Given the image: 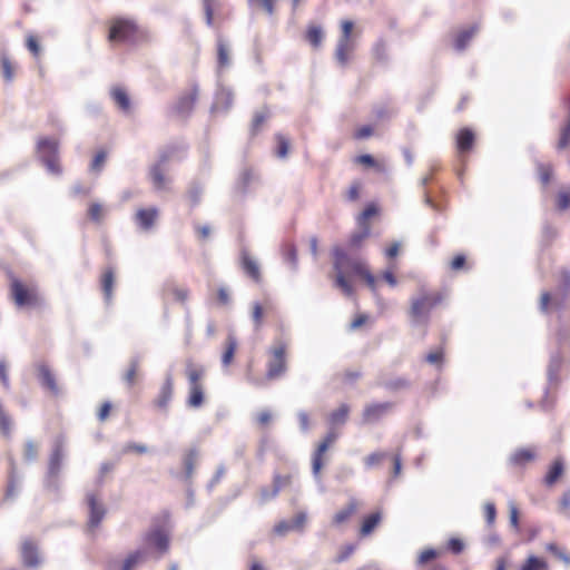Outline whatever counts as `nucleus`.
<instances>
[{
	"label": "nucleus",
	"instance_id": "nucleus-37",
	"mask_svg": "<svg viewBox=\"0 0 570 570\" xmlns=\"http://www.w3.org/2000/svg\"><path fill=\"white\" fill-rule=\"evenodd\" d=\"M145 560V552L137 550L127 556L124 560L121 570H134L140 562Z\"/></svg>",
	"mask_w": 570,
	"mask_h": 570
},
{
	"label": "nucleus",
	"instance_id": "nucleus-46",
	"mask_svg": "<svg viewBox=\"0 0 570 570\" xmlns=\"http://www.w3.org/2000/svg\"><path fill=\"white\" fill-rule=\"evenodd\" d=\"M256 179L254 173L252 170H245L240 175V178L238 180V188L242 193H245L247 190V187Z\"/></svg>",
	"mask_w": 570,
	"mask_h": 570
},
{
	"label": "nucleus",
	"instance_id": "nucleus-39",
	"mask_svg": "<svg viewBox=\"0 0 570 570\" xmlns=\"http://www.w3.org/2000/svg\"><path fill=\"white\" fill-rule=\"evenodd\" d=\"M382 385L390 391H401L410 387V382L405 377H395L384 381Z\"/></svg>",
	"mask_w": 570,
	"mask_h": 570
},
{
	"label": "nucleus",
	"instance_id": "nucleus-6",
	"mask_svg": "<svg viewBox=\"0 0 570 570\" xmlns=\"http://www.w3.org/2000/svg\"><path fill=\"white\" fill-rule=\"evenodd\" d=\"M271 360L267 363L266 377L268 380H275L281 377L286 372V344L283 342L276 343L269 350Z\"/></svg>",
	"mask_w": 570,
	"mask_h": 570
},
{
	"label": "nucleus",
	"instance_id": "nucleus-18",
	"mask_svg": "<svg viewBox=\"0 0 570 570\" xmlns=\"http://www.w3.org/2000/svg\"><path fill=\"white\" fill-rule=\"evenodd\" d=\"M157 216H158L157 208H155V207H151L148 209L142 208L136 213L135 220L141 229L148 230L153 227Z\"/></svg>",
	"mask_w": 570,
	"mask_h": 570
},
{
	"label": "nucleus",
	"instance_id": "nucleus-41",
	"mask_svg": "<svg viewBox=\"0 0 570 570\" xmlns=\"http://www.w3.org/2000/svg\"><path fill=\"white\" fill-rule=\"evenodd\" d=\"M570 207V186L563 187L557 195V208L566 210Z\"/></svg>",
	"mask_w": 570,
	"mask_h": 570
},
{
	"label": "nucleus",
	"instance_id": "nucleus-19",
	"mask_svg": "<svg viewBox=\"0 0 570 570\" xmlns=\"http://www.w3.org/2000/svg\"><path fill=\"white\" fill-rule=\"evenodd\" d=\"M110 96L114 102L117 105L120 111L124 114L130 112V98L127 91L122 87H114L110 90Z\"/></svg>",
	"mask_w": 570,
	"mask_h": 570
},
{
	"label": "nucleus",
	"instance_id": "nucleus-10",
	"mask_svg": "<svg viewBox=\"0 0 570 570\" xmlns=\"http://www.w3.org/2000/svg\"><path fill=\"white\" fill-rule=\"evenodd\" d=\"M145 543L155 548L159 554H164L169 549V533L164 527L150 530L145 537Z\"/></svg>",
	"mask_w": 570,
	"mask_h": 570
},
{
	"label": "nucleus",
	"instance_id": "nucleus-32",
	"mask_svg": "<svg viewBox=\"0 0 570 570\" xmlns=\"http://www.w3.org/2000/svg\"><path fill=\"white\" fill-rule=\"evenodd\" d=\"M520 570H549V564L542 558L530 556L525 559Z\"/></svg>",
	"mask_w": 570,
	"mask_h": 570
},
{
	"label": "nucleus",
	"instance_id": "nucleus-51",
	"mask_svg": "<svg viewBox=\"0 0 570 570\" xmlns=\"http://www.w3.org/2000/svg\"><path fill=\"white\" fill-rule=\"evenodd\" d=\"M88 215L91 220L99 223L104 216L102 206L99 203H92L89 206Z\"/></svg>",
	"mask_w": 570,
	"mask_h": 570
},
{
	"label": "nucleus",
	"instance_id": "nucleus-16",
	"mask_svg": "<svg viewBox=\"0 0 570 570\" xmlns=\"http://www.w3.org/2000/svg\"><path fill=\"white\" fill-rule=\"evenodd\" d=\"M294 483V478L292 474L279 475L275 474L273 480L272 490L268 492H263L265 498L276 497L285 489L292 488Z\"/></svg>",
	"mask_w": 570,
	"mask_h": 570
},
{
	"label": "nucleus",
	"instance_id": "nucleus-50",
	"mask_svg": "<svg viewBox=\"0 0 570 570\" xmlns=\"http://www.w3.org/2000/svg\"><path fill=\"white\" fill-rule=\"evenodd\" d=\"M138 366H139V360L138 358L131 360L130 366L125 374V381L127 382V384L129 386L134 385V383H135V376H136Z\"/></svg>",
	"mask_w": 570,
	"mask_h": 570
},
{
	"label": "nucleus",
	"instance_id": "nucleus-1",
	"mask_svg": "<svg viewBox=\"0 0 570 570\" xmlns=\"http://www.w3.org/2000/svg\"><path fill=\"white\" fill-rule=\"evenodd\" d=\"M334 258V269L336 272L335 285L342 289L346 296H352L354 291L351 283L347 281L345 273L351 271L353 274L362 276L372 292H376V279L374 275L367 269L364 262L352 258L340 246L332 249Z\"/></svg>",
	"mask_w": 570,
	"mask_h": 570
},
{
	"label": "nucleus",
	"instance_id": "nucleus-53",
	"mask_svg": "<svg viewBox=\"0 0 570 570\" xmlns=\"http://www.w3.org/2000/svg\"><path fill=\"white\" fill-rule=\"evenodd\" d=\"M386 455L387 454L384 452H374V453L367 455L364 459L365 466L367 469H371V468L377 465L384 458H386Z\"/></svg>",
	"mask_w": 570,
	"mask_h": 570
},
{
	"label": "nucleus",
	"instance_id": "nucleus-47",
	"mask_svg": "<svg viewBox=\"0 0 570 570\" xmlns=\"http://www.w3.org/2000/svg\"><path fill=\"white\" fill-rule=\"evenodd\" d=\"M570 145V118L567 125L561 129L560 138L557 145L558 149H564Z\"/></svg>",
	"mask_w": 570,
	"mask_h": 570
},
{
	"label": "nucleus",
	"instance_id": "nucleus-45",
	"mask_svg": "<svg viewBox=\"0 0 570 570\" xmlns=\"http://www.w3.org/2000/svg\"><path fill=\"white\" fill-rule=\"evenodd\" d=\"M277 150L276 154L279 158H285L288 154L289 140L282 134L276 135Z\"/></svg>",
	"mask_w": 570,
	"mask_h": 570
},
{
	"label": "nucleus",
	"instance_id": "nucleus-60",
	"mask_svg": "<svg viewBox=\"0 0 570 570\" xmlns=\"http://www.w3.org/2000/svg\"><path fill=\"white\" fill-rule=\"evenodd\" d=\"M376 214V208L373 205H368L358 216V224L361 226L366 225L365 222Z\"/></svg>",
	"mask_w": 570,
	"mask_h": 570
},
{
	"label": "nucleus",
	"instance_id": "nucleus-33",
	"mask_svg": "<svg viewBox=\"0 0 570 570\" xmlns=\"http://www.w3.org/2000/svg\"><path fill=\"white\" fill-rule=\"evenodd\" d=\"M217 62L219 69L228 67L230 63L227 45L220 37L217 40Z\"/></svg>",
	"mask_w": 570,
	"mask_h": 570
},
{
	"label": "nucleus",
	"instance_id": "nucleus-30",
	"mask_svg": "<svg viewBox=\"0 0 570 570\" xmlns=\"http://www.w3.org/2000/svg\"><path fill=\"white\" fill-rule=\"evenodd\" d=\"M564 297H566V293H563L562 295L559 296H556L552 298L551 294L549 292H543L541 294V299H540V309L542 312H547L548 308H549V304L552 302V306L557 307V308H560L564 302Z\"/></svg>",
	"mask_w": 570,
	"mask_h": 570
},
{
	"label": "nucleus",
	"instance_id": "nucleus-25",
	"mask_svg": "<svg viewBox=\"0 0 570 570\" xmlns=\"http://www.w3.org/2000/svg\"><path fill=\"white\" fill-rule=\"evenodd\" d=\"M564 470V462L562 458L556 459L552 464L550 465L546 476L544 482L547 485L554 484L558 479L562 475Z\"/></svg>",
	"mask_w": 570,
	"mask_h": 570
},
{
	"label": "nucleus",
	"instance_id": "nucleus-48",
	"mask_svg": "<svg viewBox=\"0 0 570 570\" xmlns=\"http://www.w3.org/2000/svg\"><path fill=\"white\" fill-rule=\"evenodd\" d=\"M284 258L291 264L293 271L297 268V252L294 245H288L284 252Z\"/></svg>",
	"mask_w": 570,
	"mask_h": 570
},
{
	"label": "nucleus",
	"instance_id": "nucleus-54",
	"mask_svg": "<svg viewBox=\"0 0 570 570\" xmlns=\"http://www.w3.org/2000/svg\"><path fill=\"white\" fill-rule=\"evenodd\" d=\"M252 318L255 324V328L258 330L263 322V308L258 302L253 303Z\"/></svg>",
	"mask_w": 570,
	"mask_h": 570
},
{
	"label": "nucleus",
	"instance_id": "nucleus-43",
	"mask_svg": "<svg viewBox=\"0 0 570 570\" xmlns=\"http://www.w3.org/2000/svg\"><path fill=\"white\" fill-rule=\"evenodd\" d=\"M38 458V445L31 441L28 440L24 444L23 450V460L28 463L35 462Z\"/></svg>",
	"mask_w": 570,
	"mask_h": 570
},
{
	"label": "nucleus",
	"instance_id": "nucleus-13",
	"mask_svg": "<svg viewBox=\"0 0 570 570\" xmlns=\"http://www.w3.org/2000/svg\"><path fill=\"white\" fill-rule=\"evenodd\" d=\"M166 158L163 157L159 163L155 164L149 171V176L153 183V186L156 190H167L169 185V178L164 174V167Z\"/></svg>",
	"mask_w": 570,
	"mask_h": 570
},
{
	"label": "nucleus",
	"instance_id": "nucleus-36",
	"mask_svg": "<svg viewBox=\"0 0 570 570\" xmlns=\"http://www.w3.org/2000/svg\"><path fill=\"white\" fill-rule=\"evenodd\" d=\"M534 452L529 449L517 450L510 458V461L514 465H522L534 459Z\"/></svg>",
	"mask_w": 570,
	"mask_h": 570
},
{
	"label": "nucleus",
	"instance_id": "nucleus-21",
	"mask_svg": "<svg viewBox=\"0 0 570 570\" xmlns=\"http://www.w3.org/2000/svg\"><path fill=\"white\" fill-rule=\"evenodd\" d=\"M38 376L41 384L47 387L51 393L58 394L59 389L55 375L46 364L38 365Z\"/></svg>",
	"mask_w": 570,
	"mask_h": 570
},
{
	"label": "nucleus",
	"instance_id": "nucleus-59",
	"mask_svg": "<svg viewBox=\"0 0 570 570\" xmlns=\"http://www.w3.org/2000/svg\"><path fill=\"white\" fill-rule=\"evenodd\" d=\"M106 160V153L99 151L91 161L90 169L94 171H100Z\"/></svg>",
	"mask_w": 570,
	"mask_h": 570
},
{
	"label": "nucleus",
	"instance_id": "nucleus-52",
	"mask_svg": "<svg viewBox=\"0 0 570 570\" xmlns=\"http://www.w3.org/2000/svg\"><path fill=\"white\" fill-rule=\"evenodd\" d=\"M439 557V552L434 549H425L423 550L420 556L417 557V564L419 566H424L429 561L435 559Z\"/></svg>",
	"mask_w": 570,
	"mask_h": 570
},
{
	"label": "nucleus",
	"instance_id": "nucleus-61",
	"mask_svg": "<svg viewBox=\"0 0 570 570\" xmlns=\"http://www.w3.org/2000/svg\"><path fill=\"white\" fill-rule=\"evenodd\" d=\"M484 515L489 525H492L495 521L497 510L493 503H487L484 505Z\"/></svg>",
	"mask_w": 570,
	"mask_h": 570
},
{
	"label": "nucleus",
	"instance_id": "nucleus-63",
	"mask_svg": "<svg viewBox=\"0 0 570 570\" xmlns=\"http://www.w3.org/2000/svg\"><path fill=\"white\" fill-rule=\"evenodd\" d=\"M394 114L395 111L389 107H380L375 109V116L380 120L390 119Z\"/></svg>",
	"mask_w": 570,
	"mask_h": 570
},
{
	"label": "nucleus",
	"instance_id": "nucleus-34",
	"mask_svg": "<svg viewBox=\"0 0 570 570\" xmlns=\"http://www.w3.org/2000/svg\"><path fill=\"white\" fill-rule=\"evenodd\" d=\"M350 413V406L347 404H341L337 410L333 411L330 415V422L333 425L344 424Z\"/></svg>",
	"mask_w": 570,
	"mask_h": 570
},
{
	"label": "nucleus",
	"instance_id": "nucleus-38",
	"mask_svg": "<svg viewBox=\"0 0 570 570\" xmlns=\"http://www.w3.org/2000/svg\"><path fill=\"white\" fill-rule=\"evenodd\" d=\"M236 348H237V341L236 338L230 334L228 335V338H227V346H226V350L222 356V363L224 366H228L233 358H234V354L236 352Z\"/></svg>",
	"mask_w": 570,
	"mask_h": 570
},
{
	"label": "nucleus",
	"instance_id": "nucleus-11",
	"mask_svg": "<svg viewBox=\"0 0 570 570\" xmlns=\"http://www.w3.org/2000/svg\"><path fill=\"white\" fill-rule=\"evenodd\" d=\"M337 436V433L330 431L324 440L318 444L312 460V471L314 476H318L323 466V454L327 451L331 444L336 441Z\"/></svg>",
	"mask_w": 570,
	"mask_h": 570
},
{
	"label": "nucleus",
	"instance_id": "nucleus-3",
	"mask_svg": "<svg viewBox=\"0 0 570 570\" xmlns=\"http://www.w3.org/2000/svg\"><path fill=\"white\" fill-rule=\"evenodd\" d=\"M66 459V439L62 435H59L55 439L52 443L51 453L48 460V468L45 480L46 485L48 488H58Z\"/></svg>",
	"mask_w": 570,
	"mask_h": 570
},
{
	"label": "nucleus",
	"instance_id": "nucleus-23",
	"mask_svg": "<svg viewBox=\"0 0 570 570\" xmlns=\"http://www.w3.org/2000/svg\"><path fill=\"white\" fill-rule=\"evenodd\" d=\"M474 142V134L469 128L461 129L456 135V148L459 153L471 150Z\"/></svg>",
	"mask_w": 570,
	"mask_h": 570
},
{
	"label": "nucleus",
	"instance_id": "nucleus-49",
	"mask_svg": "<svg viewBox=\"0 0 570 570\" xmlns=\"http://www.w3.org/2000/svg\"><path fill=\"white\" fill-rule=\"evenodd\" d=\"M2 76L6 81L10 82L13 79V68L8 57L2 56L1 58Z\"/></svg>",
	"mask_w": 570,
	"mask_h": 570
},
{
	"label": "nucleus",
	"instance_id": "nucleus-29",
	"mask_svg": "<svg viewBox=\"0 0 570 570\" xmlns=\"http://www.w3.org/2000/svg\"><path fill=\"white\" fill-rule=\"evenodd\" d=\"M371 229L368 225L362 226L361 230L353 233L348 239V247L351 249L360 248L364 240L370 236Z\"/></svg>",
	"mask_w": 570,
	"mask_h": 570
},
{
	"label": "nucleus",
	"instance_id": "nucleus-4",
	"mask_svg": "<svg viewBox=\"0 0 570 570\" xmlns=\"http://www.w3.org/2000/svg\"><path fill=\"white\" fill-rule=\"evenodd\" d=\"M37 155L49 174L58 176L62 173L59 165V144L57 140L49 138L39 139L37 144Z\"/></svg>",
	"mask_w": 570,
	"mask_h": 570
},
{
	"label": "nucleus",
	"instance_id": "nucleus-31",
	"mask_svg": "<svg viewBox=\"0 0 570 570\" xmlns=\"http://www.w3.org/2000/svg\"><path fill=\"white\" fill-rule=\"evenodd\" d=\"M204 368L202 366H195L191 362L186 365V375L189 382V386L200 385L199 380L204 376Z\"/></svg>",
	"mask_w": 570,
	"mask_h": 570
},
{
	"label": "nucleus",
	"instance_id": "nucleus-55",
	"mask_svg": "<svg viewBox=\"0 0 570 570\" xmlns=\"http://www.w3.org/2000/svg\"><path fill=\"white\" fill-rule=\"evenodd\" d=\"M425 361L432 365H438L440 366L442 364V361H443V351L442 348H439V350H435V351H432L430 353L426 354L425 356Z\"/></svg>",
	"mask_w": 570,
	"mask_h": 570
},
{
	"label": "nucleus",
	"instance_id": "nucleus-58",
	"mask_svg": "<svg viewBox=\"0 0 570 570\" xmlns=\"http://www.w3.org/2000/svg\"><path fill=\"white\" fill-rule=\"evenodd\" d=\"M249 6L252 7H262L266 10L268 14H273L274 4L273 0H247Z\"/></svg>",
	"mask_w": 570,
	"mask_h": 570
},
{
	"label": "nucleus",
	"instance_id": "nucleus-2",
	"mask_svg": "<svg viewBox=\"0 0 570 570\" xmlns=\"http://www.w3.org/2000/svg\"><path fill=\"white\" fill-rule=\"evenodd\" d=\"M442 301L441 293H431L422 288L417 295L411 298L410 316L412 325H426L431 311Z\"/></svg>",
	"mask_w": 570,
	"mask_h": 570
},
{
	"label": "nucleus",
	"instance_id": "nucleus-20",
	"mask_svg": "<svg viewBox=\"0 0 570 570\" xmlns=\"http://www.w3.org/2000/svg\"><path fill=\"white\" fill-rule=\"evenodd\" d=\"M242 261V267L244 272L252 277L255 282L261 281V271L259 265L256 259L249 256V254L246 250L242 252L240 256Z\"/></svg>",
	"mask_w": 570,
	"mask_h": 570
},
{
	"label": "nucleus",
	"instance_id": "nucleus-12",
	"mask_svg": "<svg viewBox=\"0 0 570 570\" xmlns=\"http://www.w3.org/2000/svg\"><path fill=\"white\" fill-rule=\"evenodd\" d=\"M21 557L23 564L29 568H36L40 563L38 547L35 541L27 539L21 546Z\"/></svg>",
	"mask_w": 570,
	"mask_h": 570
},
{
	"label": "nucleus",
	"instance_id": "nucleus-8",
	"mask_svg": "<svg viewBox=\"0 0 570 570\" xmlns=\"http://www.w3.org/2000/svg\"><path fill=\"white\" fill-rule=\"evenodd\" d=\"M11 295L18 307L35 305L38 299V292L35 286L27 287L19 279L11 282Z\"/></svg>",
	"mask_w": 570,
	"mask_h": 570
},
{
	"label": "nucleus",
	"instance_id": "nucleus-17",
	"mask_svg": "<svg viewBox=\"0 0 570 570\" xmlns=\"http://www.w3.org/2000/svg\"><path fill=\"white\" fill-rule=\"evenodd\" d=\"M233 105V94L229 89L222 88L216 92L212 112L227 111Z\"/></svg>",
	"mask_w": 570,
	"mask_h": 570
},
{
	"label": "nucleus",
	"instance_id": "nucleus-42",
	"mask_svg": "<svg viewBox=\"0 0 570 570\" xmlns=\"http://www.w3.org/2000/svg\"><path fill=\"white\" fill-rule=\"evenodd\" d=\"M306 37L313 47H318L323 40V30L321 27L312 26L308 28Z\"/></svg>",
	"mask_w": 570,
	"mask_h": 570
},
{
	"label": "nucleus",
	"instance_id": "nucleus-27",
	"mask_svg": "<svg viewBox=\"0 0 570 570\" xmlns=\"http://www.w3.org/2000/svg\"><path fill=\"white\" fill-rule=\"evenodd\" d=\"M381 522V514L379 512H373L368 515H366L362 522L360 534L362 537L370 535L374 529L379 525Z\"/></svg>",
	"mask_w": 570,
	"mask_h": 570
},
{
	"label": "nucleus",
	"instance_id": "nucleus-24",
	"mask_svg": "<svg viewBox=\"0 0 570 570\" xmlns=\"http://www.w3.org/2000/svg\"><path fill=\"white\" fill-rule=\"evenodd\" d=\"M478 32V26H471L468 29H464L458 33L454 40V48L456 51H463L469 42L472 40V38Z\"/></svg>",
	"mask_w": 570,
	"mask_h": 570
},
{
	"label": "nucleus",
	"instance_id": "nucleus-64",
	"mask_svg": "<svg viewBox=\"0 0 570 570\" xmlns=\"http://www.w3.org/2000/svg\"><path fill=\"white\" fill-rule=\"evenodd\" d=\"M291 530H294V529L289 521H281L274 528L275 533L278 535H284Z\"/></svg>",
	"mask_w": 570,
	"mask_h": 570
},
{
	"label": "nucleus",
	"instance_id": "nucleus-26",
	"mask_svg": "<svg viewBox=\"0 0 570 570\" xmlns=\"http://www.w3.org/2000/svg\"><path fill=\"white\" fill-rule=\"evenodd\" d=\"M105 509L100 504L99 501H89V522L88 525L92 530L99 525L101 522L104 515H105Z\"/></svg>",
	"mask_w": 570,
	"mask_h": 570
},
{
	"label": "nucleus",
	"instance_id": "nucleus-57",
	"mask_svg": "<svg viewBox=\"0 0 570 570\" xmlns=\"http://www.w3.org/2000/svg\"><path fill=\"white\" fill-rule=\"evenodd\" d=\"M214 3H215V0H203L206 23L209 27L213 26Z\"/></svg>",
	"mask_w": 570,
	"mask_h": 570
},
{
	"label": "nucleus",
	"instance_id": "nucleus-28",
	"mask_svg": "<svg viewBox=\"0 0 570 570\" xmlns=\"http://www.w3.org/2000/svg\"><path fill=\"white\" fill-rule=\"evenodd\" d=\"M356 512V505L354 503L348 504L346 508L336 512L333 517L332 523L335 527H341L345 524Z\"/></svg>",
	"mask_w": 570,
	"mask_h": 570
},
{
	"label": "nucleus",
	"instance_id": "nucleus-35",
	"mask_svg": "<svg viewBox=\"0 0 570 570\" xmlns=\"http://www.w3.org/2000/svg\"><path fill=\"white\" fill-rule=\"evenodd\" d=\"M204 401V392L202 385L189 386V396L187 400V404L190 407H199L202 406Z\"/></svg>",
	"mask_w": 570,
	"mask_h": 570
},
{
	"label": "nucleus",
	"instance_id": "nucleus-44",
	"mask_svg": "<svg viewBox=\"0 0 570 570\" xmlns=\"http://www.w3.org/2000/svg\"><path fill=\"white\" fill-rule=\"evenodd\" d=\"M198 458L196 450H190L184 459V468L187 478H190Z\"/></svg>",
	"mask_w": 570,
	"mask_h": 570
},
{
	"label": "nucleus",
	"instance_id": "nucleus-56",
	"mask_svg": "<svg viewBox=\"0 0 570 570\" xmlns=\"http://www.w3.org/2000/svg\"><path fill=\"white\" fill-rule=\"evenodd\" d=\"M539 176L542 181V184H548L552 174V166L551 165H544L539 164L538 165Z\"/></svg>",
	"mask_w": 570,
	"mask_h": 570
},
{
	"label": "nucleus",
	"instance_id": "nucleus-9",
	"mask_svg": "<svg viewBox=\"0 0 570 570\" xmlns=\"http://www.w3.org/2000/svg\"><path fill=\"white\" fill-rule=\"evenodd\" d=\"M392 402L372 403L364 407L362 415L363 424H374L382 420L393 410Z\"/></svg>",
	"mask_w": 570,
	"mask_h": 570
},
{
	"label": "nucleus",
	"instance_id": "nucleus-5",
	"mask_svg": "<svg viewBox=\"0 0 570 570\" xmlns=\"http://www.w3.org/2000/svg\"><path fill=\"white\" fill-rule=\"evenodd\" d=\"M342 36L337 42L335 58L341 66H345L350 60V53L355 49V40L352 37L353 22L344 20L341 23Z\"/></svg>",
	"mask_w": 570,
	"mask_h": 570
},
{
	"label": "nucleus",
	"instance_id": "nucleus-62",
	"mask_svg": "<svg viewBox=\"0 0 570 570\" xmlns=\"http://www.w3.org/2000/svg\"><path fill=\"white\" fill-rule=\"evenodd\" d=\"M131 451H135L137 453H146L147 452V448L144 445V444H137V443H134V442H130V443H127L124 448H122V453H128V452H131Z\"/></svg>",
	"mask_w": 570,
	"mask_h": 570
},
{
	"label": "nucleus",
	"instance_id": "nucleus-15",
	"mask_svg": "<svg viewBox=\"0 0 570 570\" xmlns=\"http://www.w3.org/2000/svg\"><path fill=\"white\" fill-rule=\"evenodd\" d=\"M564 363V357L559 353H552L548 364L547 376L548 384L558 385L560 383L559 372Z\"/></svg>",
	"mask_w": 570,
	"mask_h": 570
},
{
	"label": "nucleus",
	"instance_id": "nucleus-7",
	"mask_svg": "<svg viewBox=\"0 0 570 570\" xmlns=\"http://www.w3.org/2000/svg\"><path fill=\"white\" fill-rule=\"evenodd\" d=\"M137 35V24L129 19H115L109 31L111 41L131 42L135 41Z\"/></svg>",
	"mask_w": 570,
	"mask_h": 570
},
{
	"label": "nucleus",
	"instance_id": "nucleus-22",
	"mask_svg": "<svg viewBox=\"0 0 570 570\" xmlns=\"http://www.w3.org/2000/svg\"><path fill=\"white\" fill-rule=\"evenodd\" d=\"M173 396V379L171 375H167L164 384L160 387L159 395L155 403L160 409H166Z\"/></svg>",
	"mask_w": 570,
	"mask_h": 570
},
{
	"label": "nucleus",
	"instance_id": "nucleus-40",
	"mask_svg": "<svg viewBox=\"0 0 570 570\" xmlns=\"http://www.w3.org/2000/svg\"><path fill=\"white\" fill-rule=\"evenodd\" d=\"M114 282H115V277H114L112 271H106L102 276L101 284H102V291L105 294V298L107 302H109L111 298Z\"/></svg>",
	"mask_w": 570,
	"mask_h": 570
},
{
	"label": "nucleus",
	"instance_id": "nucleus-14",
	"mask_svg": "<svg viewBox=\"0 0 570 570\" xmlns=\"http://www.w3.org/2000/svg\"><path fill=\"white\" fill-rule=\"evenodd\" d=\"M198 97V88L194 86L189 92L183 95L175 106V111L180 116H187L193 110Z\"/></svg>",
	"mask_w": 570,
	"mask_h": 570
}]
</instances>
